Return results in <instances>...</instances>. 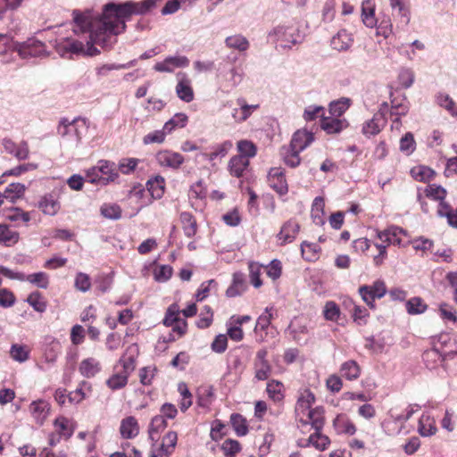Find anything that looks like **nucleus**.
<instances>
[{"mask_svg":"<svg viewBox=\"0 0 457 457\" xmlns=\"http://www.w3.org/2000/svg\"><path fill=\"white\" fill-rule=\"evenodd\" d=\"M385 125V120L381 113H376L373 118L363 124L362 133L366 136H374L380 132Z\"/></svg>","mask_w":457,"mask_h":457,"instance_id":"nucleus-26","label":"nucleus"},{"mask_svg":"<svg viewBox=\"0 0 457 457\" xmlns=\"http://www.w3.org/2000/svg\"><path fill=\"white\" fill-rule=\"evenodd\" d=\"M340 375L347 380H356L361 375V368L353 360H348L342 363L340 367Z\"/></svg>","mask_w":457,"mask_h":457,"instance_id":"nucleus-25","label":"nucleus"},{"mask_svg":"<svg viewBox=\"0 0 457 457\" xmlns=\"http://www.w3.org/2000/svg\"><path fill=\"white\" fill-rule=\"evenodd\" d=\"M350 106V100L348 98H341L337 101L331 102L329 104V113L333 117L339 118Z\"/></svg>","mask_w":457,"mask_h":457,"instance_id":"nucleus-43","label":"nucleus"},{"mask_svg":"<svg viewBox=\"0 0 457 457\" xmlns=\"http://www.w3.org/2000/svg\"><path fill=\"white\" fill-rule=\"evenodd\" d=\"M425 194L428 197L439 201L437 215L445 217L450 226L457 228V212L444 201L447 194L446 190L441 186L431 184L427 187Z\"/></svg>","mask_w":457,"mask_h":457,"instance_id":"nucleus-4","label":"nucleus"},{"mask_svg":"<svg viewBox=\"0 0 457 457\" xmlns=\"http://www.w3.org/2000/svg\"><path fill=\"white\" fill-rule=\"evenodd\" d=\"M315 402V396L312 392L309 389H304L298 397L295 411L296 412H303L305 411L312 410L311 407Z\"/></svg>","mask_w":457,"mask_h":457,"instance_id":"nucleus-32","label":"nucleus"},{"mask_svg":"<svg viewBox=\"0 0 457 457\" xmlns=\"http://www.w3.org/2000/svg\"><path fill=\"white\" fill-rule=\"evenodd\" d=\"M282 387V383L278 380H271L267 384L266 391L268 395L275 403H279L284 398Z\"/></svg>","mask_w":457,"mask_h":457,"instance_id":"nucleus-40","label":"nucleus"},{"mask_svg":"<svg viewBox=\"0 0 457 457\" xmlns=\"http://www.w3.org/2000/svg\"><path fill=\"white\" fill-rule=\"evenodd\" d=\"M28 303L33 307L36 312H43L46 309V303L43 300L39 292L31 293L27 298Z\"/></svg>","mask_w":457,"mask_h":457,"instance_id":"nucleus-55","label":"nucleus"},{"mask_svg":"<svg viewBox=\"0 0 457 457\" xmlns=\"http://www.w3.org/2000/svg\"><path fill=\"white\" fill-rule=\"evenodd\" d=\"M406 308L410 314H420L426 311L427 305L421 298L413 297L406 303Z\"/></svg>","mask_w":457,"mask_h":457,"instance_id":"nucleus-56","label":"nucleus"},{"mask_svg":"<svg viewBox=\"0 0 457 457\" xmlns=\"http://www.w3.org/2000/svg\"><path fill=\"white\" fill-rule=\"evenodd\" d=\"M156 157L161 165L171 168H179L184 162V158L180 154L170 151L160 152Z\"/></svg>","mask_w":457,"mask_h":457,"instance_id":"nucleus-21","label":"nucleus"},{"mask_svg":"<svg viewBox=\"0 0 457 457\" xmlns=\"http://www.w3.org/2000/svg\"><path fill=\"white\" fill-rule=\"evenodd\" d=\"M347 123L345 120L337 117H322L320 120V127L328 134L339 133Z\"/></svg>","mask_w":457,"mask_h":457,"instance_id":"nucleus-23","label":"nucleus"},{"mask_svg":"<svg viewBox=\"0 0 457 457\" xmlns=\"http://www.w3.org/2000/svg\"><path fill=\"white\" fill-rule=\"evenodd\" d=\"M146 194L147 196L152 199H160L164 193V179L163 178L157 176L151 179L146 183Z\"/></svg>","mask_w":457,"mask_h":457,"instance_id":"nucleus-22","label":"nucleus"},{"mask_svg":"<svg viewBox=\"0 0 457 457\" xmlns=\"http://www.w3.org/2000/svg\"><path fill=\"white\" fill-rule=\"evenodd\" d=\"M72 17L73 35L57 39L54 45L61 56H94L100 54L101 49L111 47L114 34V3L105 4L101 14L96 15L91 10H74Z\"/></svg>","mask_w":457,"mask_h":457,"instance_id":"nucleus-1","label":"nucleus"},{"mask_svg":"<svg viewBox=\"0 0 457 457\" xmlns=\"http://www.w3.org/2000/svg\"><path fill=\"white\" fill-rule=\"evenodd\" d=\"M180 220L183 226L184 234L187 237H192L195 235L197 230L196 221L194 216L187 212H183L180 214Z\"/></svg>","mask_w":457,"mask_h":457,"instance_id":"nucleus-33","label":"nucleus"},{"mask_svg":"<svg viewBox=\"0 0 457 457\" xmlns=\"http://www.w3.org/2000/svg\"><path fill=\"white\" fill-rule=\"evenodd\" d=\"M214 396V389L212 386H204L200 388L198 394V405L201 407H208L212 403Z\"/></svg>","mask_w":457,"mask_h":457,"instance_id":"nucleus-51","label":"nucleus"},{"mask_svg":"<svg viewBox=\"0 0 457 457\" xmlns=\"http://www.w3.org/2000/svg\"><path fill=\"white\" fill-rule=\"evenodd\" d=\"M249 165V160L245 156H233L228 162L230 174L239 178Z\"/></svg>","mask_w":457,"mask_h":457,"instance_id":"nucleus-27","label":"nucleus"},{"mask_svg":"<svg viewBox=\"0 0 457 457\" xmlns=\"http://www.w3.org/2000/svg\"><path fill=\"white\" fill-rule=\"evenodd\" d=\"M230 422L237 436H242L247 434L248 428L245 423V420L242 415L234 413L230 417Z\"/></svg>","mask_w":457,"mask_h":457,"instance_id":"nucleus-49","label":"nucleus"},{"mask_svg":"<svg viewBox=\"0 0 457 457\" xmlns=\"http://www.w3.org/2000/svg\"><path fill=\"white\" fill-rule=\"evenodd\" d=\"M263 268H265L267 275L273 280H276L281 276L282 265L277 259L271 261L270 264L263 266Z\"/></svg>","mask_w":457,"mask_h":457,"instance_id":"nucleus-61","label":"nucleus"},{"mask_svg":"<svg viewBox=\"0 0 457 457\" xmlns=\"http://www.w3.org/2000/svg\"><path fill=\"white\" fill-rule=\"evenodd\" d=\"M39 208L45 214L53 216L60 210V203L52 195H46L39 202Z\"/></svg>","mask_w":457,"mask_h":457,"instance_id":"nucleus-34","label":"nucleus"},{"mask_svg":"<svg viewBox=\"0 0 457 457\" xmlns=\"http://www.w3.org/2000/svg\"><path fill=\"white\" fill-rule=\"evenodd\" d=\"M189 60L186 56H169L154 64V69L159 72H172L176 68L187 67Z\"/></svg>","mask_w":457,"mask_h":457,"instance_id":"nucleus-14","label":"nucleus"},{"mask_svg":"<svg viewBox=\"0 0 457 457\" xmlns=\"http://www.w3.org/2000/svg\"><path fill=\"white\" fill-rule=\"evenodd\" d=\"M237 150L241 154L239 156L245 158L253 157L256 155V146L249 140H240L237 142Z\"/></svg>","mask_w":457,"mask_h":457,"instance_id":"nucleus-53","label":"nucleus"},{"mask_svg":"<svg viewBox=\"0 0 457 457\" xmlns=\"http://www.w3.org/2000/svg\"><path fill=\"white\" fill-rule=\"evenodd\" d=\"M232 147L233 143L230 140H226L213 146L212 152L204 154V157L210 162H212L217 158L221 159L228 154Z\"/></svg>","mask_w":457,"mask_h":457,"instance_id":"nucleus-28","label":"nucleus"},{"mask_svg":"<svg viewBox=\"0 0 457 457\" xmlns=\"http://www.w3.org/2000/svg\"><path fill=\"white\" fill-rule=\"evenodd\" d=\"M139 160L136 158H124L119 162V170L123 174H129L133 172L138 163Z\"/></svg>","mask_w":457,"mask_h":457,"instance_id":"nucleus-64","label":"nucleus"},{"mask_svg":"<svg viewBox=\"0 0 457 457\" xmlns=\"http://www.w3.org/2000/svg\"><path fill=\"white\" fill-rule=\"evenodd\" d=\"M79 370L83 377L92 378L100 371V365L95 358L90 357L80 362Z\"/></svg>","mask_w":457,"mask_h":457,"instance_id":"nucleus-31","label":"nucleus"},{"mask_svg":"<svg viewBox=\"0 0 457 457\" xmlns=\"http://www.w3.org/2000/svg\"><path fill=\"white\" fill-rule=\"evenodd\" d=\"M313 134L306 130H297L293 135L290 142V149L295 152L303 151L312 141Z\"/></svg>","mask_w":457,"mask_h":457,"instance_id":"nucleus-16","label":"nucleus"},{"mask_svg":"<svg viewBox=\"0 0 457 457\" xmlns=\"http://www.w3.org/2000/svg\"><path fill=\"white\" fill-rule=\"evenodd\" d=\"M29 409L34 421L37 425L42 426L50 413L51 407L46 401L39 399L33 401L29 404Z\"/></svg>","mask_w":457,"mask_h":457,"instance_id":"nucleus-13","label":"nucleus"},{"mask_svg":"<svg viewBox=\"0 0 457 457\" xmlns=\"http://www.w3.org/2000/svg\"><path fill=\"white\" fill-rule=\"evenodd\" d=\"M167 427V422L165 418L162 415L154 416L150 423L149 427V436L152 440H154V434H158L161 430L164 429Z\"/></svg>","mask_w":457,"mask_h":457,"instance_id":"nucleus-52","label":"nucleus"},{"mask_svg":"<svg viewBox=\"0 0 457 457\" xmlns=\"http://www.w3.org/2000/svg\"><path fill=\"white\" fill-rule=\"evenodd\" d=\"M361 18L365 26L373 28L377 25V19L375 18L374 7L371 3L367 0L362 3L361 6Z\"/></svg>","mask_w":457,"mask_h":457,"instance_id":"nucleus-35","label":"nucleus"},{"mask_svg":"<svg viewBox=\"0 0 457 457\" xmlns=\"http://www.w3.org/2000/svg\"><path fill=\"white\" fill-rule=\"evenodd\" d=\"M418 430L422 436H428L436 434L437 429L434 420L423 415L419 420Z\"/></svg>","mask_w":457,"mask_h":457,"instance_id":"nucleus-42","label":"nucleus"},{"mask_svg":"<svg viewBox=\"0 0 457 457\" xmlns=\"http://www.w3.org/2000/svg\"><path fill=\"white\" fill-rule=\"evenodd\" d=\"M176 93L178 97L186 103H190L194 99V91L191 87V81L185 74L182 75L176 86Z\"/></svg>","mask_w":457,"mask_h":457,"instance_id":"nucleus-20","label":"nucleus"},{"mask_svg":"<svg viewBox=\"0 0 457 457\" xmlns=\"http://www.w3.org/2000/svg\"><path fill=\"white\" fill-rule=\"evenodd\" d=\"M225 45L228 48L235 49L239 52H245L250 46V43L247 38L241 34H236L226 37Z\"/></svg>","mask_w":457,"mask_h":457,"instance_id":"nucleus-30","label":"nucleus"},{"mask_svg":"<svg viewBox=\"0 0 457 457\" xmlns=\"http://www.w3.org/2000/svg\"><path fill=\"white\" fill-rule=\"evenodd\" d=\"M159 0H143L141 2L128 1L116 4V18L129 20L132 14L143 15L154 9Z\"/></svg>","mask_w":457,"mask_h":457,"instance_id":"nucleus-6","label":"nucleus"},{"mask_svg":"<svg viewBox=\"0 0 457 457\" xmlns=\"http://www.w3.org/2000/svg\"><path fill=\"white\" fill-rule=\"evenodd\" d=\"M268 352L265 349H261L256 353V357L253 362L254 378L257 380H266L269 378L271 372V366L266 360Z\"/></svg>","mask_w":457,"mask_h":457,"instance_id":"nucleus-12","label":"nucleus"},{"mask_svg":"<svg viewBox=\"0 0 457 457\" xmlns=\"http://www.w3.org/2000/svg\"><path fill=\"white\" fill-rule=\"evenodd\" d=\"M172 274V268L169 265H161L154 269V279L158 282L167 281Z\"/></svg>","mask_w":457,"mask_h":457,"instance_id":"nucleus-63","label":"nucleus"},{"mask_svg":"<svg viewBox=\"0 0 457 457\" xmlns=\"http://www.w3.org/2000/svg\"><path fill=\"white\" fill-rule=\"evenodd\" d=\"M54 432L64 439H69L73 435L75 429L72 420L63 416L54 420Z\"/></svg>","mask_w":457,"mask_h":457,"instance_id":"nucleus-18","label":"nucleus"},{"mask_svg":"<svg viewBox=\"0 0 457 457\" xmlns=\"http://www.w3.org/2000/svg\"><path fill=\"white\" fill-rule=\"evenodd\" d=\"M19 233L10 229L5 225H0V242L6 246H12L19 241Z\"/></svg>","mask_w":457,"mask_h":457,"instance_id":"nucleus-38","label":"nucleus"},{"mask_svg":"<svg viewBox=\"0 0 457 457\" xmlns=\"http://www.w3.org/2000/svg\"><path fill=\"white\" fill-rule=\"evenodd\" d=\"M138 354V349L136 345H130L120 359L123 370L116 373V388L123 387L127 385L128 378L135 370V361Z\"/></svg>","mask_w":457,"mask_h":457,"instance_id":"nucleus-8","label":"nucleus"},{"mask_svg":"<svg viewBox=\"0 0 457 457\" xmlns=\"http://www.w3.org/2000/svg\"><path fill=\"white\" fill-rule=\"evenodd\" d=\"M334 426L340 433L353 435L356 431L355 426L348 420L337 417L334 421Z\"/></svg>","mask_w":457,"mask_h":457,"instance_id":"nucleus-58","label":"nucleus"},{"mask_svg":"<svg viewBox=\"0 0 457 457\" xmlns=\"http://www.w3.org/2000/svg\"><path fill=\"white\" fill-rule=\"evenodd\" d=\"M299 229L300 226L298 223L294 220H288L282 226L278 237L284 244L290 243L295 238Z\"/></svg>","mask_w":457,"mask_h":457,"instance_id":"nucleus-24","label":"nucleus"},{"mask_svg":"<svg viewBox=\"0 0 457 457\" xmlns=\"http://www.w3.org/2000/svg\"><path fill=\"white\" fill-rule=\"evenodd\" d=\"M0 272L6 278L21 281L26 280L39 288L46 289L49 285V277L45 272H37L29 275H25L20 272L15 273L4 266H0Z\"/></svg>","mask_w":457,"mask_h":457,"instance_id":"nucleus-9","label":"nucleus"},{"mask_svg":"<svg viewBox=\"0 0 457 457\" xmlns=\"http://www.w3.org/2000/svg\"><path fill=\"white\" fill-rule=\"evenodd\" d=\"M13 48L23 59L42 56L46 52L45 45L41 41L34 38H30L22 43L16 42L13 45Z\"/></svg>","mask_w":457,"mask_h":457,"instance_id":"nucleus-11","label":"nucleus"},{"mask_svg":"<svg viewBox=\"0 0 457 457\" xmlns=\"http://www.w3.org/2000/svg\"><path fill=\"white\" fill-rule=\"evenodd\" d=\"M221 449L227 457H233L240 451V444L232 439H227L222 443Z\"/></svg>","mask_w":457,"mask_h":457,"instance_id":"nucleus-62","label":"nucleus"},{"mask_svg":"<svg viewBox=\"0 0 457 457\" xmlns=\"http://www.w3.org/2000/svg\"><path fill=\"white\" fill-rule=\"evenodd\" d=\"M120 431L125 438L136 436L139 431L137 420L132 416L124 419L120 423Z\"/></svg>","mask_w":457,"mask_h":457,"instance_id":"nucleus-29","label":"nucleus"},{"mask_svg":"<svg viewBox=\"0 0 457 457\" xmlns=\"http://www.w3.org/2000/svg\"><path fill=\"white\" fill-rule=\"evenodd\" d=\"M319 249L320 247L317 245L306 241L303 242L301 245L302 255L309 262L317 259Z\"/></svg>","mask_w":457,"mask_h":457,"instance_id":"nucleus-54","label":"nucleus"},{"mask_svg":"<svg viewBox=\"0 0 457 457\" xmlns=\"http://www.w3.org/2000/svg\"><path fill=\"white\" fill-rule=\"evenodd\" d=\"M11 357L19 362H23L29 359V349L26 345H12L10 350Z\"/></svg>","mask_w":457,"mask_h":457,"instance_id":"nucleus-46","label":"nucleus"},{"mask_svg":"<svg viewBox=\"0 0 457 457\" xmlns=\"http://www.w3.org/2000/svg\"><path fill=\"white\" fill-rule=\"evenodd\" d=\"M74 286L76 289L79 291H88L91 287V281L89 276L86 273L79 272L76 275Z\"/></svg>","mask_w":457,"mask_h":457,"instance_id":"nucleus-60","label":"nucleus"},{"mask_svg":"<svg viewBox=\"0 0 457 457\" xmlns=\"http://www.w3.org/2000/svg\"><path fill=\"white\" fill-rule=\"evenodd\" d=\"M262 268H263V266L255 262H251L248 264L250 281L256 288L262 285V281L260 278Z\"/></svg>","mask_w":457,"mask_h":457,"instance_id":"nucleus-47","label":"nucleus"},{"mask_svg":"<svg viewBox=\"0 0 457 457\" xmlns=\"http://www.w3.org/2000/svg\"><path fill=\"white\" fill-rule=\"evenodd\" d=\"M378 238L383 242L386 243L387 245H401V238L400 235L403 234L404 231L403 228L395 226H392L388 228L387 229L379 231L376 230Z\"/></svg>","mask_w":457,"mask_h":457,"instance_id":"nucleus-17","label":"nucleus"},{"mask_svg":"<svg viewBox=\"0 0 457 457\" xmlns=\"http://www.w3.org/2000/svg\"><path fill=\"white\" fill-rule=\"evenodd\" d=\"M323 207H324L323 199L321 197H316L314 199L312 208V218L313 222L316 225L324 224Z\"/></svg>","mask_w":457,"mask_h":457,"instance_id":"nucleus-45","label":"nucleus"},{"mask_svg":"<svg viewBox=\"0 0 457 457\" xmlns=\"http://www.w3.org/2000/svg\"><path fill=\"white\" fill-rule=\"evenodd\" d=\"M329 438L322 435L320 431H315L308 438V444L306 445H313L319 451H324L329 445Z\"/></svg>","mask_w":457,"mask_h":457,"instance_id":"nucleus-41","label":"nucleus"},{"mask_svg":"<svg viewBox=\"0 0 457 457\" xmlns=\"http://www.w3.org/2000/svg\"><path fill=\"white\" fill-rule=\"evenodd\" d=\"M268 37L283 48H291L300 44L303 39V36L296 24L278 25L269 32Z\"/></svg>","mask_w":457,"mask_h":457,"instance_id":"nucleus-3","label":"nucleus"},{"mask_svg":"<svg viewBox=\"0 0 457 457\" xmlns=\"http://www.w3.org/2000/svg\"><path fill=\"white\" fill-rule=\"evenodd\" d=\"M3 215L6 220H9L11 221L21 220L27 223L30 220L29 212H24L20 208L4 210Z\"/></svg>","mask_w":457,"mask_h":457,"instance_id":"nucleus-39","label":"nucleus"},{"mask_svg":"<svg viewBox=\"0 0 457 457\" xmlns=\"http://www.w3.org/2000/svg\"><path fill=\"white\" fill-rule=\"evenodd\" d=\"M400 150L411 154L415 150V140L411 132L406 133L400 140Z\"/></svg>","mask_w":457,"mask_h":457,"instance_id":"nucleus-59","label":"nucleus"},{"mask_svg":"<svg viewBox=\"0 0 457 457\" xmlns=\"http://www.w3.org/2000/svg\"><path fill=\"white\" fill-rule=\"evenodd\" d=\"M187 122V116L183 112L176 113L164 124V129L170 133L176 128H184Z\"/></svg>","mask_w":457,"mask_h":457,"instance_id":"nucleus-44","label":"nucleus"},{"mask_svg":"<svg viewBox=\"0 0 457 457\" xmlns=\"http://www.w3.org/2000/svg\"><path fill=\"white\" fill-rule=\"evenodd\" d=\"M150 203L151 199L147 196L145 189L141 185L135 186L129 189L126 196L120 200L122 209L120 206L116 205V220L121 217L122 212L126 217H134L143 207L148 205Z\"/></svg>","mask_w":457,"mask_h":457,"instance_id":"nucleus-2","label":"nucleus"},{"mask_svg":"<svg viewBox=\"0 0 457 457\" xmlns=\"http://www.w3.org/2000/svg\"><path fill=\"white\" fill-rule=\"evenodd\" d=\"M323 314L326 320L337 321L340 316L338 305L332 301L327 302L324 306Z\"/></svg>","mask_w":457,"mask_h":457,"instance_id":"nucleus-57","label":"nucleus"},{"mask_svg":"<svg viewBox=\"0 0 457 457\" xmlns=\"http://www.w3.org/2000/svg\"><path fill=\"white\" fill-rule=\"evenodd\" d=\"M87 126L84 119H75L71 121L64 119L58 126V134L72 144H78L82 135L87 131Z\"/></svg>","mask_w":457,"mask_h":457,"instance_id":"nucleus-7","label":"nucleus"},{"mask_svg":"<svg viewBox=\"0 0 457 457\" xmlns=\"http://www.w3.org/2000/svg\"><path fill=\"white\" fill-rule=\"evenodd\" d=\"M86 179L92 184L107 185L114 179L113 164L108 161L100 160L96 166L86 170Z\"/></svg>","mask_w":457,"mask_h":457,"instance_id":"nucleus-5","label":"nucleus"},{"mask_svg":"<svg viewBox=\"0 0 457 457\" xmlns=\"http://www.w3.org/2000/svg\"><path fill=\"white\" fill-rule=\"evenodd\" d=\"M303 427L311 425L315 431H321L324 426V410L321 407H317L309 410L307 412V420L300 419Z\"/></svg>","mask_w":457,"mask_h":457,"instance_id":"nucleus-15","label":"nucleus"},{"mask_svg":"<svg viewBox=\"0 0 457 457\" xmlns=\"http://www.w3.org/2000/svg\"><path fill=\"white\" fill-rule=\"evenodd\" d=\"M178 436L176 432L170 431L162 438L161 450L165 455H169L172 453L176 446Z\"/></svg>","mask_w":457,"mask_h":457,"instance_id":"nucleus-48","label":"nucleus"},{"mask_svg":"<svg viewBox=\"0 0 457 457\" xmlns=\"http://www.w3.org/2000/svg\"><path fill=\"white\" fill-rule=\"evenodd\" d=\"M436 103L441 107L447 110L453 116L457 117V111L455 109V103L449 96V95L440 93L436 96Z\"/></svg>","mask_w":457,"mask_h":457,"instance_id":"nucleus-50","label":"nucleus"},{"mask_svg":"<svg viewBox=\"0 0 457 457\" xmlns=\"http://www.w3.org/2000/svg\"><path fill=\"white\" fill-rule=\"evenodd\" d=\"M25 192V186L21 183H12L4 191V199H8L14 203L17 199L21 198Z\"/></svg>","mask_w":457,"mask_h":457,"instance_id":"nucleus-36","label":"nucleus"},{"mask_svg":"<svg viewBox=\"0 0 457 457\" xmlns=\"http://www.w3.org/2000/svg\"><path fill=\"white\" fill-rule=\"evenodd\" d=\"M358 291L363 302L373 309L375 299L382 298L386 293V287L384 281L377 280L370 286H361Z\"/></svg>","mask_w":457,"mask_h":457,"instance_id":"nucleus-10","label":"nucleus"},{"mask_svg":"<svg viewBox=\"0 0 457 457\" xmlns=\"http://www.w3.org/2000/svg\"><path fill=\"white\" fill-rule=\"evenodd\" d=\"M245 290V284L242 274H234L233 284L227 289L228 297L240 295Z\"/></svg>","mask_w":457,"mask_h":457,"instance_id":"nucleus-37","label":"nucleus"},{"mask_svg":"<svg viewBox=\"0 0 457 457\" xmlns=\"http://www.w3.org/2000/svg\"><path fill=\"white\" fill-rule=\"evenodd\" d=\"M353 42L352 34L345 29H341L331 38V46L337 51H345L351 47Z\"/></svg>","mask_w":457,"mask_h":457,"instance_id":"nucleus-19","label":"nucleus"}]
</instances>
